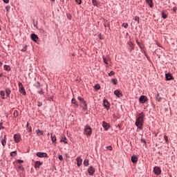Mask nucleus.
I'll list each match as a JSON object with an SVG mask.
<instances>
[{"mask_svg":"<svg viewBox=\"0 0 177 177\" xmlns=\"http://www.w3.org/2000/svg\"><path fill=\"white\" fill-rule=\"evenodd\" d=\"M176 10H177L176 7L173 8V12H174V13H176Z\"/></svg>","mask_w":177,"mask_h":177,"instance_id":"obj_56","label":"nucleus"},{"mask_svg":"<svg viewBox=\"0 0 177 177\" xmlns=\"http://www.w3.org/2000/svg\"><path fill=\"white\" fill-rule=\"evenodd\" d=\"M77 100H79L80 103V107H82V110L84 111H86L88 110V104L86 103V101H85V99L82 97H77Z\"/></svg>","mask_w":177,"mask_h":177,"instance_id":"obj_2","label":"nucleus"},{"mask_svg":"<svg viewBox=\"0 0 177 177\" xmlns=\"http://www.w3.org/2000/svg\"><path fill=\"white\" fill-rule=\"evenodd\" d=\"M122 26H123L124 28H128V23H123Z\"/></svg>","mask_w":177,"mask_h":177,"instance_id":"obj_46","label":"nucleus"},{"mask_svg":"<svg viewBox=\"0 0 177 177\" xmlns=\"http://www.w3.org/2000/svg\"><path fill=\"white\" fill-rule=\"evenodd\" d=\"M115 74V72L111 71L110 73H108L109 77H112V75H114Z\"/></svg>","mask_w":177,"mask_h":177,"instance_id":"obj_40","label":"nucleus"},{"mask_svg":"<svg viewBox=\"0 0 177 177\" xmlns=\"http://www.w3.org/2000/svg\"><path fill=\"white\" fill-rule=\"evenodd\" d=\"M161 15H162V19H167V17H168V11H167L166 10H162L161 12Z\"/></svg>","mask_w":177,"mask_h":177,"instance_id":"obj_19","label":"nucleus"},{"mask_svg":"<svg viewBox=\"0 0 177 177\" xmlns=\"http://www.w3.org/2000/svg\"><path fill=\"white\" fill-rule=\"evenodd\" d=\"M3 68L6 71H10V66L8 65H4Z\"/></svg>","mask_w":177,"mask_h":177,"instance_id":"obj_30","label":"nucleus"},{"mask_svg":"<svg viewBox=\"0 0 177 177\" xmlns=\"http://www.w3.org/2000/svg\"><path fill=\"white\" fill-rule=\"evenodd\" d=\"M30 39L33 41V42H37L39 38L38 37V35H37L35 33H32L30 35Z\"/></svg>","mask_w":177,"mask_h":177,"instance_id":"obj_12","label":"nucleus"},{"mask_svg":"<svg viewBox=\"0 0 177 177\" xmlns=\"http://www.w3.org/2000/svg\"><path fill=\"white\" fill-rule=\"evenodd\" d=\"M14 140L15 143H20L21 141V135L20 133H16L14 135Z\"/></svg>","mask_w":177,"mask_h":177,"instance_id":"obj_7","label":"nucleus"},{"mask_svg":"<svg viewBox=\"0 0 177 177\" xmlns=\"http://www.w3.org/2000/svg\"><path fill=\"white\" fill-rule=\"evenodd\" d=\"M92 3L93 6H97V5H99V2H97V0H92Z\"/></svg>","mask_w":177,"mask_h":177,"instance_id":"obj_35","label":"nucleus"},{"mask_svg":"<svg viewBox=\"0 0 177 177\" xmlns=\"http://www.w3.org/2000/svg\"><path fill=\"white\" fill-rule=\"evenodd\" d=\"M34 86H35V88H37V89H39V88H41V85L39 82H37V84H35Z\"/></svg>","mask_w":177,"mask_h":177,"instance_id":"obj_31","label":"nucleus"},{"mask_svg":"<svg viewBox=\"0 0 177 177\" xmlns=\"http://www.w3.org/2000/svg\"><path fill=\"white\" fill-rule=\"evenodd\" d=\"M131 161L133 164H136V162H138V156L133 155L131 158Z\"/></svg>","mask_w":177,"mask_h":177,"instance_id":"obj_21","label":"nucleus"},{"mask_svg":"<svg viewBox=\"0 0 177 177\" xmlns=\"http://www.w3.org/2000/svg\"><path fill=\"white\" fill-rule=\"evenodd\" d=\"M139 102L141 104H145L147 102V97L146 95H140L139 97Z\"/></svg>","mask_w":177,"mask_h":177,"instance_id":"obj_9","label":"nucleus"},{"mask_svg":"<svg viewBox=\"0 0 177 177\" xmlns=\"http://www.w3.org/2000/svg\"><path fill=\"white\" fill-rule=\"evenodd\" d=\"M43 164L44 162L41 161H36L34 165V168L35 169H39V168H41V165H42Z\"/></svg>","mask_w":177,"mask_h":177,"instance_id":"obj_15","label":"nucleus"},{"mask_svg":"<svg viewBox=\"0 0 177 177\" xmlns=\"http://www.w3.org/2000/svg\"><path fill=\"white\" fill-rule=\"evenodd\" d=\"M92 132H93L92 127H91V126H89L88 124H86L84 126V129L83 131L84 135H86V136L87 138H89V137L92 136Z\"/></svg>","mask_w":177,"mask_h":177,"instance_id":"obj_3","label":"nucleus"},{"mask_svg":"<svg viewBox=\"0 0 177 177\" xmlns=\"http://www.w3.org/2000/svg\"><path fill=\"white\" fill-rule=\"evenodd\" d=\"M84 167H88L89 165V160L85 159L83 162Z\"/></svg>","mask_w":177,"mask_h":177,"instance_id":"obj_28","label":"nucleus"},{"mask_svg":"<svg viewBox=\"0 0 177 177\" xmlns=\"http://www.w3.org/2000/svg\"><path fill=\"white\" fill-rule=\"evenodd\" d=\"M165 80L166 81H172L174 80V78L170 73H168L165 74Z\"/></svg>","mask_w":177,"mask_h":177,"instance_id":"obj_13","label":"nucleus"},{"mask_svg":"<svg viewBox=\"0 0 177 177\" xmlns=\"http://www.w3.org/2000/svg\"><path fill=\"white\" fill-rule=\"evenodd\" d=\"M116 128H119V130L121 131V124H118Z\"/></svg>","mask_w":177,"mask_h":177,"instance_id":"obj_55","label":"nucleus"},{"mask_svg":"<svg viewBox=\"0 0 177 177\" xmlns=\"http://www.w3.org/2000/svg\"><path fill=\"white\" fill-rule=\"evenodd\" d=\"M102 127L104 128V131H109V129H110V124L107 123L105 121H103Z\"/></svg>","mask_w":177,"mask_h":177,"instance_id":"obj_14","label":"nucleus"},{"mask_svg":"<svg viewBox=\"0 0 177 177\" xmlns=\"http://www.w3.org/2000/svg\"><path fill=\"white\" fill-rule=\"evenodd\" d=\"M18 86H19V91L23 96H26L27 95V93L26 92V89L24 88V86H23V83L19 82L18 83Z\"/></svg>","mask_w":177,"mask_h":177,"instance_id":"obj_4","label":"nucleus"},{"mask_svg":"<svg viewBox=\"0 0 177 177\" xmlns=\"http://www.w3.org/2000/svg\"><path fill=\"white\" fill-rule=\"evenodd\" d=\"M98 38H99V39H103V37H102V35H98Z\"/></svg>","mask_w":177,"mask_h":177,"instance_id":"obj_59","label":"nucleus"},{"mask_svg":"<svg viewBox=\"0 0 177 177\" xmlns=\"http://www.w3.org/2000/svg\"><path fill=\"white\" fill-rule=\"evenodd\" d=\"M3 123H0V130L1 129H5V127L2 126Z\"/></svg>","mask_w":177,"mask_h":177,"instance_id":"obj_54","label":"nucleus"},{"mask_svg":"<svg viewBox=\"0 0 177 177\" xmlns=\"http://www.w3.org/2000/svg\"><path fill=\"white\" fill-rule=\"evenodd\" d=\"M50 138H51L52 143H53V145H56L57 143L56 141L57 140V138H56L55 135L53 136V133H50Z\"/></svg>","mask_w":177,"mask_h":177,"instance_id":"obj_18","label":"nucleus"},{"mask_svg":"<svg viewBox=\"0 0 177 177\" xmlns=\"http://www.w3.org/2000/svg\"><path fill=\"white\" fill-rule=\"evenodd\" d=\"M106 149H107L108 150H109V151H111V150H113V147L111 146V145H109V146L106 147Z\"/></svg>","mask_w":177,"mask_h":177,"instance_id":"obj_47","label":"nucleus"},{"mask_svg":"<svg viewBox=\"0 0 177 177\" xmlns=\"http://www.w3.org/2000/svg\"><path fill=\"white\" fill-rule=\"evenodd\" d=\"M71 103L72 104H75L74 107H75V109H78V107H80V104H78V101H77L75 98H72Z\"/></svg>","mask_w":177,"mask_h":177,"instance_id":"obj_16","label":"nucleus"},{"mask_svg":"<svg viewBox=\"0 0 177 177\" xmlns=\"http://www.w3.org/2000/svg\"><path fill=\"white\" fill-rule=\"evenodd\" d=\"M16 162H17V164H23V162H24V160L18 159L16 160Z\"/></svg>","mask_w":177,"mask_h":177,"instance_id":"obj_41","label":"nucleus"},{"mask_svg":"<svg viewBox=\"0 0 177 177\" xmlns=\"http://www.w3.org/2000/svg\"><path fill=\"white\" fill-rule=\"evenodd\" d=\"M1 145L2 146H6V140L5 139H1Z\"/></svg>","mask_w":177,"mask_h":177,"instance_id":"obj_38","label":"nucleus"},{"mask_svg":"<svg viewBox=\"0 0 177 177\" xmlns=\"http://www.w3.org/2000/svg\"><path fill=\"white\" fill-rule=\"evenodd\" d=\"M37 106L38 107H41V106H42V102L40 101H37Z\"/></svg>","mask_w":177,"mask_h":177,"instance_id":"obj_51","label":"nucleus"},{"mask_svg":"<svg viewBox=\"0 0 177 177\" xmlns=\"http://www.w3.org/2000/svg\"><path fill=\"white\" fill-rule=\"evenodd\" d=\"M153 173H154V175H156V176H158V175H161V168L157 166L154 167Z\"/></svg>","mask_w":177,"mask_h":177,"instance_id":"obj_8","label":"nucleus"},{"mask_svg":"<svg viewBox=\"0 0 177 177\" xmlns=\"http://www.w3.org/2000/svg\"><path fill=\"white\" fill-rule=\"evenodd\" d=\"M60 142L62 143H65L66 145H68V142H67V138L66 136L62 137V138L60 140Z\"/></svg>","mask_w":177,"mask_h":177,"instance_id":"obj_25","label":"nucleus"},{"mask_svg":"<svg viewBox=\"0 0 177 177\" xmlns=\"http://www.w3.org/2000/svg\"><path fill=\"white\" fill-rule=\"evenodd\" d=\"M103 60H104V63L106 65L109 64V63L107 62V59H106V58L103 57Z\"/></svg>","mask_w":177,"mask_h":177,"instance_id":"obj_53","label":"nucleus"},{"mask_svg":"<svg viewBox=\"0 0 177 177\" xmlns=\"http://www.w3.org/2000/svg\"><path fill=\"white\" fill-rule=\"evenodd\" d=\"M6 12H7L8 13H9L10 10V6H7L6 7Z\"/></svg>","mask_w":177,"mask_h":177,"instance_id":"obj_45","label":"nucleus"},{"mask_svg":"<svg viewBox=\"0 0 177 177\" xmlns=\"http://www.w3.org/2000/svg\"><path fill=\"white\" fill-rule=\"evenodd\" d=\"M0 95L1 97V99H5V91H0Z\"/></svg>","mask_w":177,"mask_h":177,"instance_id":"obj_34","label":"nucleus"},{"mask_svg":"<svg viewBox=\"0 0 177 177\" xmlns=\"http://www.w3.org/2000/svg\"><path fill=\"white\" fill-rule=\"evenodd\" d=\"M111 81H112V82H113V85H117V83H118V80H117V79H111Z\"/></svg>","mask_w":177,"mask_h":177,"instance_id":"obj_39","label":"nucleus"},{"mask_svg":"<svg viewBox=\"0 0 177 177\" xmlns=\"http://www.w3.org/2000/svg\"><path fill=\"white\" fill-rule=\"evenodd\" d=\"M114 95H115L117 97H122V92H121L120 90H115Z\"/></svg>","mask_w":177,"mask_h":177,"instance_id":"obj_17","label":"nucleus"},{"mask_svg":"<svg viewBox=\"0 0 177 177\" xmlns=\"http://www.w3.org/2000/svg\"><path fill=\"white\" fill-rule=\"evenodd\" d=\"M14 115L15 117H19V113L17 112V110H15V112H14Z\"/></svg>","mask_w":177,"mask_h":177,"instance_id":"obj_48","label":"nucleus"},{"mask_svg":"<svg viewBox=\"0 0 177 177\" xmlns=\"http://www.w3.org/2000/svg\"><path fill=\"white\" fill-rule=\"evenodd\" d=\"M26 129H27L28 133H32V128L31 127V126H30V124L28 122H27V124H26Z\"/></svg>","mask_w":177,"mask_h":177,"instance_id":"obj_22","label":"nucleus"},{"mask_svg":"<svg viewBox=\"0 0 177 177\" xmlns=\"http://www.w3.org/2000/svg\"><path fill=\"white\" fill-rule=\"evenodd\" d=\"M76 161L77 167H81V165H82V158H81V157L78 156L76 158Z\"/></svg>","mask_w":177,"mask_h":177,"instance_id":"obj_20","label":"nucleus"},{"mask_svg":"<svg viewBox=\"0 0 177 177\" xmlns=\"http://www.w3.org/2000/svg\"><path fill=\"white\" fill-rule=\"evenodd\" d=\"M27 50V46H25L24 48L21 50V52H26Z\"/></svg>","mask_w":177,"mask_h":177,"instance_id":"obj_52","label":"nucleus"},{"mask_svg":"<svg viewBox=\"0 0 177 177\" xmlns=\"http://www.w3.org/2000/svg\"><path fill=\"white\" fill-rule=\"evenodd\" d=\"M36 156L39 157V158H44L48 157V153H46V152H37Z\"/></svg>","mask_w":177,"mask_h":177,"instance_id":"obj_10","label":"nucleus"},{"mask_svg":"<svg viewBox=\"0 0 177 177\" xmlns=\"http://www.w3.org/2000/svg\"><path fill=\"white\" fill-rule=\"evenodd\" d=\"M94 89H95V91H99V89H100V84H95V85L94 86Z\"/></svg>","mask_w":177,"mask_h":177,"instance_id":"obj_33","label":"nucleus"},{"mask_svg":"<svg viewBox=\"0 0 177 177\" xmlns=\"http://www.w3.org/2000/svg\"><path fill=\"white\" fill-rule=\"evenodd\" d=\"M75 2L78 3V5H81V3H82V0H75Z\"/></svg>","mask_w":177,"mask_h":177,"instance_id":"obj_49","label":"nucleus"},{"mask_svg":"<svg viewBox=\"0 0 177 177\" xmlns=\"http://www.w3.org/2000/svg\"><path fill=\"white\" fill-rule=\"evenodd\" d=\"M139 48L141 49V50H143V47L142 46H140Z\"/></svg>","mask_w":177,"mask_h":177,"instance_id":"obj_62","label":"nucleus"},{"mask_svg":"<svg viewBox=\"0 0 177 177\" xmlns=\"http://www.w3.org/2000/svg\"><path fill=\"white\" fill-rule=\"evenodd\" d=\"M36 133L38 136H42L44 135V132L39 129L36 130Z\"/></svg>","mask_w":177,"mask_h":177,"instance_id":"obj_27","label":"nucleus"},{"mask_svg":"<svg viewBox=\"0 0 177 177\" xmlns=\"http://www.w3.org/2000/svg\"><path fill=\"white\" fill-rule=\"evenodd\" d=\"M39 95H44V88H41L39 91H37Z\"/></svg>","mask_w":177,"mask_h":177,"instance_id":"obj_42","label":"nucleus"},{"mask_svg":"<svg viewBox=\"0 0 177 177\" xmlns=\"http://www.w3.org/2000/svg\"><path fill=\"white\" fill-rule=\"evenodd\" d=\"M10 157H16V156H17V151H14L10 152Z\"/></svg>","mask_w":177,"mask_h":177,"instance_id":"obj_29","label":"nucleus"},{"mask_svg":"<svg viewBox=\"0 0 177 177\" xmlns=\"http://www.w3.org/2000/svg\"><path fill=\"white\" fill-rule=\"evenodd\" d=\"M87 172L90 176H93V175H95V172H96V169H95L93 166H89L87 169Z\"/></svg>","mask_w":177,"mask_h":177,"instance_id":"obj_6","label":"nucleus"},{"mask_svg":"<svg viewBox=\"0 0 177 177\" xmlns=\"http://www.w3.org/2000/svg\"><path fill=\"white\" fill-rule=\"evenodd\" d=\"M146 3H147L149 8H153V0H145Z\"/></svg>","mask_w":177,"mask_h":177,"instance_id":"obj_26","label":"nucleus"},{"mask_svg":"<svg viewBox=\"0 0 177 177\" xmlns=\"http://www.w3.org/2000/svg\"><path fill=\"white\" fill-rule=\"evenodd\" d=\"M102 106L104 107V109H106L107 110V111H109V110H110L111 104H110V102H109V100L104 99Z\"/></svg>","mask_w":177,"mask_h":177,"instance_id":"obj_5","label":"nucleus"},{"mask_svg":"<svg viewBox=\"0 0 177 177\" xmlns=\"http://www.w3.org/2000/svg\"><path fill=\"white\" fill-rule=\"evenodd\" d=\"M164 139L165 140V142L167 143V145H169V140H168V136H164Z\"/></svg>","mask_w":177,"mask_h":177,"instance_id":"obj_36","label":"nucleus"},{"mask_svg":"<svg viewBox=\"0 0 177 177\" xmlns=\"http://www.w3.org/2000/svg\"><path fill=\"white\" fill-rule=\"evenodd\" d=\"M156 100H158V102H162V99H164V97H160V93H158L156 95Z\"/></svg>","mask_w":177,"mask_h":177,"instance_id":"obj_24","label":"nucleus"},{"mask_svg":"<svg viewBox=\"0 0 177 177\" xmlns=\"http://www.w3.org/2000/svg\"><path fill=\"white\" fill-rule=\"evenodd\" d=\"M18 169H19L22 171H24V167L19 165V166H18Z\"/></svg>","mask_w":177,"mask_h":177,"instance_id":"obj_43","label":"nucleus"},{"mask_svg":"<svg viewBox=\"0 0 177 177\" xmlns=\"http://www.w3.org/2000/svg\"><path fill=\"white\" fill-rule=\"evenodd\" d=\"M58 159L59 160V161H63V156L59 155Z\"/></svg>","mask_w":177,"mask_h":177,"instance_id":"obj_50","label":"nucleus"},{"mask_svg":"<svg viewBox=\"0 0 177 177\" xmlns=\"http://www.w3.org/2000/svg\"><path fill=\"white\" fill-rule=\"evenodd\" d=\"M136 42L138 45V46H140V43L138 40H136Z\"/></svg>","mask_w":177,"mask_h":177,"instance_id":"obj_58","label":"nucleus"},{"mask_svg":"<svg viewBox=\"0 0 177 177\" xmlns=\"http://www.w3.org/2000/svg\"><path fill=\"white\" fill-rule=\"evenodd\" d=\"M5 115H6V117L8 118V116L9 115V114H8V113H5Z\"/></svg>","mask_w":177,"mask_h":177,"instance_id":"obj_63","label":"nucleus"},{"mask_svg":"<svg viewBox=\"0 0 177 177\" xmlns=\"http://www.w3.org/2000/svg\"><path fill=\"white\" fill-rule=\"evenodd\" d=\"M145 117L146 115L143 112H140L138 114L137 118L136 119L135 125L137 127L138 129L141 131L143 129V124L145 123Z\"/></svg>","mask_w":177,"mask_h":177,"instance_id":"obj_1","label":"nucleus"},{"mask_svg":"<svg viewBox=\"0 0 177 177\" xmlns=\"http://www.w3.org/2000/svg\"><path fill=\"white\" fill-rule=\"evenodd\" d=\"M134 20L135 21L138 22V24H140V18L138 16L134 17Z\"/></svg>","mask_w":177,"mask_h":177,"instance_id":"obj_32","label":"nucleus"},{"mask_svg":"<svg viewBox=\"0 0 177 177\" xmlns=\"http://www.w3.org/2000/svg\"><path fill=\"white\" fill-rule=\"evenodd\" d=\"M140 142L141 143H144V146H146V140L145 138H141Z\"/></svg>","mask_w":177,"mask_h":177,"instance_id":"obj_44","label":"nucleus"},{"mask_svg":"<svg viewBox=\"0 0 177 177\" xmlns=\"http://www.w3.org/2000/svg\"><path fill=\"white\" fill-rule=\"evenodd\" d=\"M3 139H5V140H6V135L4 136Z\"/></svg>","mask_w":177,"mask_h":177,"instance_id":"obj_64","label":"nucleus"},{"mask_svg":"<svg viewBox=\"0 0 177 177\" xmlns=\"http://www.w3.org/2000/svg\"><path fill=\"white\" fill-rule=\"evenodd\" d=\"M6 93L7 97H10V94L12 93V90H10V88H6Z\"/></svg>","mask_w":177,"mask_h":177,"instance_id":"obj_23","label":"nucleus"},{"mask_svg":"<svg viewBox=\"0 0 177 177\" xmlns=\"http://www.w3.org/2000/svg\"><path fill=\"white\" fill-rule=\"evenodd\" d=\"M40 32H41L42 34H44V32H45V30L44 29H40Z\"/></svg>","mask_w":177,"mask_h":177,"instance_id":"obj_60","label":"nucleus"},{"mask_svg":"<svg viewBox=\"0 0 177 177\" xmlns=\"http://www.w3.org/2000/svg\"><path fill=\"white\" fill-rule=\"evenodd\" d=\"M32 24H33V26H34V27H35V28H38V21H36V22H35V20L33 19Z\"/></svg>","mask_w":177,"mask_h":177,"instance_id":"obj_37","label":"nucleus"},{"mask_svg":"<svg viewBox=\"0 0 177 177\" xmlns=\"http://www.w3.org/2000/svg\"><path fill=\"white\" fill-rule=\"evenodd\" d=\"M3 2H4V3H9V0H3Z\"/></svg>","mask_w":177,"mask_h":177,"instance_id":"obj_57","label":"nucleus"},{"mask_svg":"<svg viewBox=\"0 0 177 177\" xmlns=\"http://www.w3.org/2000/svg\"><path fill=\"white\" fill-rule=\"evenodd\" d=\"M127 45H128L129 46V52H132V50H133V49H135V44H133V43H132V41H131V40L127 41Z\"/></svg>","mask_w":177,"mask_h":177,"instance_id":"obj_11","label":"nucleus"},{"mask_svg":"<svg viewBox=\"0 0 177 177\" xmlns=\"http://www.w3.org/2000/svg\"><path fill=\"white\" fill-rule=\"evenodd\" d=\"M66 16L69 19V20H71V18H70V17H68V16H70V14H66Z\"/></svg>","mask_w":177,"mask_h":177,"instance_id":"obj_61","label":"nucleus"}]
</instances>
